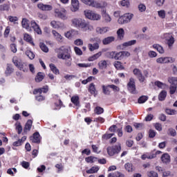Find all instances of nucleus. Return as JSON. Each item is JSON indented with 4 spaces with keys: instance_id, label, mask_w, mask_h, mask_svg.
I'll use <instances>...</instances> for the list:
<instances>
[{
    "instance_id": "f257e3e1",
    "label": "nucleus",
    "mask_w": 177,
    "mask_h": 177,
    "mask_svg": "<svg viewBox=\"0 0 177 177\" xmlns=\"http://www.w3.org/2000/svg\"><path fill=\"white\" fill-rule=\"evenodd\" d=\"M72 26L76 28H80L82 31H92L93 26L89 22L81 18H75L71 20Z\"/></svg>"
},
{
    "instance_id": "f03ea898",
    "label": "nucleus",
    "mask_w": 177,
    "mask_h": 177,
    "mask_svg": "<svg viewBox=\"0 0 177 177\" xmlns=\"http://www.w3.org/2000/svg\"><path fill=\"white\" fill-rule=\"evenodd\" d=\"M55 53L58 59H62V60H67V59H71V54L68 53V48L61 46L55 49Z\"/></svg>"
},
{
    "instance_id": "7ed1b4c3",
    "label": "nucleus",
    "mask_w": 177,
    "mask_h": 177,
    "mask_svg": "<svg viewBox=\"0 0 177 177\" xmlns=\"http://www.w3.org/2000/svg\"><path fill=\"white\" fill-rule=\"evenodd\" d=\"M12 63L15 64V67L20 70V71H24V73H27V71H28V64L26 62H23V61L19 59L17 56L13 57Z\"/></svg>"
},
{
    "instance_id": "20e7f679",
    "label": "nucleus",
    "mask_w": 177,
    "mask_h": 177,
    "mask_svg": "<svg viewBox=\"0 0 177 177\" xmlns=\"http://www.w3.org/2000/svg\"><path fill=\"white\" fill-rule=\"evenodd\" d=\"M81 2L87 5L88 6H91V8H95V9H103L104 8V4L103 2H99L95 0H80Z\"/></svg>"
},
{
    "instance_id": "39448f33",
    "label": "nucleus",
    "mask_w": 177,
    "mask_h": 177,
    "mask_svg": "<svg viewBox=\"0 0 177 177\" xmlns=\"http://www.w3.org/2000/svg\"><path fill=\"white\" fill-rule=\"evenodd\" d=\"M107 153L111 156H115L119 154L120 151H121V144H118L117 145H113L111 147H108L106 149Z\"/></svg>"
},
{
    "instance_id": "423d86ee",
    "label": "nucleus",
    "mask_w": 177,
    "mask_h": 177,
    "mask_svg": "<svg viewBox=\"0 0 177 177\" xmlns=\"http://www.w3.org/2000/svg\"><path fill=\"white\" fill-rule=\"evenodd\" d=\"M84 16L89 20H100V15L95 13L90 10H84Z\"/></svg>"
},
{
    "instance_id": "0eeeda50",
    "label": "nucleus",
    "mask_w": 177,
    "mask_h": 177,
    "mask_svg": "<svg viewBox=\"0 0 177 177\" xmlns=\"http://www.w3.org/2000/svg\"><path fill=\"white\" fill-rule=\"evenodd\" d=\"M55 16H57L59 19L62 20H66L67 19V12L66 9L61 8V9H55Z\"/></svg>"
},
{
    "instance_id": "6e6552de",
    "label": "nucleus",
    "mask_w": 177,
    "mask_h": 177,
    "mask_svg": "<svg viewBox=\"0 0 177 177\" xmlns=\"http://www.w3.org/2000/svg\"><path fill=\"white\" fill-rule=\"evenodd\" d=\"M127 89L129 91L130 93L135 95L136 93V85L135 84V80L133 78H130L129 82L127 84Z\"/></svg>"
},
{
    "instance_id": "1a4fd4ad",
    "label": "nucleus",
    "mask_w": 177,
    "mask_h": 177,
    "mask_svg": "<svg viewBox=\"0 0 177 177\" xmlns=\"http://www.w3.org/2000/svg\"><path fill=\"white\" fill-rule=\"evenodd\" d=\"M92 41L93 42H95V41L96 43H94L93 44H88V49L91 52H93V50H96V49H99V44H100L101 42L100 39L97 37L92 39Z\"/></svg>"
},
{
    "instance_id": "9d476101",
    "label": "nucleus",
    "mask_w": 177,
    "mask_h": 177,
    "mask_svg": "<svg viewBox=\"0 0 177 177\" xmlns=\"http://www.w3.org/2000/svg\"><path fill=\"white\" fill-rule=\"evenodd\" d=\"M175 58L171 57H159L156 59V62L160 64H164L167 63H174Z\"/></svg>"
},
{
    "instance_id": "9b49d317",
    "label": "nucleus",
    "mask_w": 177,
    "mask_h": 177,
    "mask_svg": "<svg viewBox=\"0 0 177 177\" xmlns=\"http://www.w3.org/2000/svg\"><path fill=\"white\" fill-rule=\"evenodd\" d=\"M37 8L39 10H42L43 12H49L53 9V7L49 4H44L43 3H37Z\"/></svg>"
},
{
    "instance_id": "f8f14e48",
    "label": "nucleus",
    "mask_w": 177,
    "mask_h": 177,
    "mask_svg": "<svg viewBox=\"0 0 177 177\" xmlns=\"http://www.w3.org/2000/svg\"><path fill=\"white\" fill-rule=\"evenodd\" d=\"M41 135H39V132L38 131L35 132L32 136L30 137L32 143H36L37 145H39V143H41Z\"/></svg>"
},
{
    "instance_id": "ddd939ff",
    "label": "nucleus",
    "mask_w": 177,
    "mask_h": 177,
    "mask_svg": "<svg viewBox=\"0 0 177 177\" xmlns=\"http://www.w3.org/2000/svg\"><path fill=\"white\" fill-rule=\"evenodd\" d=\"M71 102L74 104V106L76 107V110H78L80 107H81V102H80V96L78 95H73L71 98Z\"/></svg>"
},
{
    "instance_id": "4468645a",
    "label": "nucleus",
    "mask_w": 177,
    "mask_h": 177,
    "mask_svg": "<svg viewBox=\"0 0 177 177\" xmlns=\"http://www.w3.org/2000/svg\"><path fill=\"white\" fill-rule=\"evenodd\" d=\"M88 91L91 95H93L95 97L97 96V90L96 89V86L94 83H91L88 86Z\"/></svg>"
},
{
    "instance_id": "2eb2a0df",
    "label": "nucleus",
    "mask_w": 177,
    "mask_h": 177,
    "mask_svg": "<svg viewBox=\"0 0 177 177\" xmlns=\"http://www.w3.org/2000/svg\"><path fill=\"white\" fill-rule=\"evenodd\" d=\"M24 39L28 42V44H30V45H32V46H35V44L34 43V41H32V37H31V35H30V34L28 33H24Z\"/></svg>"
},
{
    "instance_id": "dca6fc26",
    "label": "nucleus",
    "mask_w": 177,
    "mask_h": 177,
    "mask_svg": "<svg viewBox=\"0 0 177 177\" xmlns=\"http://www.w3.org/2000/svg\"><path fill=\"white\" fill-rule=\"evenodd\" d=\"M71 10L72 12H77L80 9V1L78 0H71Z\"/></svg>"
},
{
    "instance_id": "f3484780",
    "label": "nucleus",
    "mask_w": 177,
    "mask_h": 177,
    "mask_svg": "<svg viewBox=\"0 0 177 177\" xmlns=\"http://www.w3.org/2000/svg\"><path fill=\"white\" fill-rule=\"evenodd\" d=\"M32 127V120H28V121L26 122L25 127L24 128V133H27V132L31 131Z\"/></svg>"
},
{
    "instance_id": "a211bd4d",
    "label": "nucleus",
    "mask_w": 177,
    "mask_h": 177,
    "mask_svg": "<svg viewBox=\"0 0 177 177\" xmlns=\"http://www.w3.org/2000/svg\"><path fill=\"white\" fill-rule=\"evenodd\" d=\"M161 161L163 164H169L171 162V156L168 153H164L161 156Z\"/></svg>"
},
{
    "instance_id": "6ab92c4d",
    "label": "nucleus",
    "mask_w": 177,
    "mask_h": 177,
    "mask_svg": "<svg viewBox=\"0 0 177 177\" xmlns=\"http://www.w3.org/2000/svg\"><path fill=\"white\" fill-rule=\"evenodd\" d=\"M52 34L58 42H63V36H62V35H60L59 32H57V31L53 30L52 31Z\"/></svg>"
},
{
    "instance_id": "aec40b11",
    "label": "nucleus",
    "mask_w": 177,
    "mask_h": 177,
    "mask_svg": "<svg viewBox=\"0 0 177 177\" xmlns=\"http://www.w3.org/2000/svg\"><path fill=\"white\" fill-rule=\"evenodd\" d=\"M152 48H153V49H156L159 53H160V55H162L165 52V50H164V47H162L160 44H153Z\"/></svg>"
},
{
    "instance_id": "412c9836",
    "label": "nucleus",
    "mask_w": 177,
    "mask_h": 177,
    "mask_svg": "<svg viewBox=\"0 0 177 177\" xmlns=\"http://www.w3.org/2000/svg\"><path fill=\"white\" fill-rule=\"evenodd\" d=\"M174 44L175 38L173 36H171L169 39H167V45L169 49H172Z\"/></svg>"
},
{
    "instance_id": "4be33fe9",
    "label": "nucleus",
    "mask_w": 177,
    "mask_h": 177,
    "mask_svg": "<svg viewBox=\"0 0 177 177\" xmlns=\"http://www.w3.org/2000/svg\"><path fill=\"white\" fill-rule=\"evenodd\" d=\"M45 78V75L42 72L37 73L35 80L36 82H41V81Z\"/></svg>"
},
{
    "instance_id": "5701e85b",
    "label": "nucleus",
    "mask_w": 177,
    "mask_h": 177,
    "mask_svg": "<svg viewBox=\"0 0 177 177\" xmlns=\"http://www.w3.org/2000/svg\"><path fill=\"white\" fill-rule=\"evenodd\" d=\"M115 39L113 36L108 37L102 40V44L103 45H109V44H111V42H114Z\"/></svg>"
},
{
    "instance_id": "b1692460",
    "label": "nucleus",
    "mask_w": 177,
    "mask_h": 177,
    "mask_svg": "<svg viewBox=\"0 0 177 177\" xmlns=\"http://www.w3.org/2000/svg\"><path fill=\"white\" fill-rule=\"evenodd\" d=\"M30 21L27 19V18H24L21 21V26L23 28H26V30H28L30 28Z\"/></svg>"
},
{
    "instance_id": "393cba45",
    "label": "nucleus",
    "mask_w": 177,
    "mask_h": 177,
    "mask_svg": "<svg viewBox=\"0 0 177 177\" xmlns=\"http://www.w3.org/2000/svg\"><path fill=\"white\" fill-rule=\"evenodd\" d=\"M108 177H125V175L120 171L109 173Z\"/></svg>"
},
{
    "instance_id": "a878e982",
    "label": "nucleus",
    "mask_w": 177,
    "mask_h": 177,
    "mask_svg": "<svg viewBox=\"0 0 177 177\" xmlns=\"http://www.w3.org/2000/svg\"><path fill=\"white\" fill-rule=\"evenodd\" d=\"M102 56V51L98 52L96 54H94L91 57L88 58V62H94V60H97V59H99Z\"/></svg>"
},
{
    "instance_id": "bb28decb",
    "label": "nucleus",
    "mask_w": 177,
    "mask_h": 177,
    "mask_svg": "<svg viewBox=\"0 0 177 177\" xmlns=\"http://www.w3.org/2000/svg\"><path fill=\"white\" fill-rule=\"evenodd\" d=\"M98 67L100 70H106L107 68V62L106 60H102L98 63Z\"/></svg>"
},
{
    "instance_id": "cd10ccee",
    "label": "nucleus",
    "mask_w": 177,
    "mask_h": 177,
    "mask_svg": "<svg viewBox=\"0 0 177 177\" xmlns=\"http://www.w3.org/2000/svg\"><path fill=\"white\" fill-rule=\"evenodd\" d=\"M153 160V158H156V155H152V153L149 154V153H144L143 155L141 156V160Z\"/></svg>"
},
{
    "instance_id": "c85d7f7f",
    "label": "nucleus",
    "mask_w": 177,
    "mask_h": 177,
    "mask_svg": "<svg viewBox=\"0 0 177 177\" xmlns=\"http://www.w3.org/2000/svg\"><path fill=\"white\" fill-rule=\"evenodd\" d=\"M114 67L116 68V70H125V67L122 66V63L119 61H115L114 62Z\"/></svg>"
},
{
    "instance_id": "c756f323",
    "label": "nucleus",
    "mask_w": 177,
    "mask_h": 177,
    "mask_svg": "<svg viewBox=\"0 0 177 177\" xmlns=\"http://www.w3.org/2000/svg\"><path fill=\"white\" fill-rule=\"evenodd\" d=\"M117 35L119 39H124L125 35V31L122 28H120L117 31Z\"/></svg>"
},
{
    "instance_id": "7c9ffc66",
    "label": "nucleus",
    "mask_w": 177,
    "mask_h": 177,
    "mask_svg": "<svg viewBox=\"0 0 177 177\" xmlns=\"http://www.w3.org/2000/svg\"><path fill=\"white\" fill-rule=\"evenodd\" d=\"M49 66L51 71H53L54 74H55L56 75H57V74H60V72L59 71L57 67H56L54 64H50Z\"/></svg>"
},
{
    "instance_id": "2f4dec72",
    "label": "nucleus",
    "mask_w": 177,
    "mask_h": 177,
    "mask_svg": "<svg viewBox=\"0 0 177 177\" xmlns=\"http://www.w3.org/2000/svg\"><path fill=\"white\" fill-rule=\"evenodd\" d=\"M95 31L97 34H106V32H107L109 30H107V28L106 27H103V28L97 27L96 28Z\"/></svg>"
},
{
    "instance_id": "473e14b6",
    "label": "nucleus",
    "mask_w": 177,
    "mask_h": 177,
    "mask_svg": "<svg viewBox=\"0 0 177 177\" xmlns=\"http://www.w3.org/2000/svg\"><path fill=\"white\" fill-rule=\"evenodd\" d=\"M102 93L104 95H110V93H111V91H110V86L109 85L107 86H102Z\"/></svg>"
},
{
    "instance_id": "72a5a7b5",
    "label": "nucleus",
    "mask_w": 177,
    "mask_h": 177,
    "mask_svg": "<svg viewBox=\"0 0 177 177\" xmlns=\"http://www.w3.org/2000/svg\"><path fill=\"white\" fill-rule=\"evenodd\" d=\"M165 97H167V91H162L158 95V100H160V102H162L165 100Z\"/></svg>"
},
{
    "instance_id": "f704fd0d",
    "label": "nucleus",
    "mask_w": 177,
    "mask_h": 177,
    "mask_svg": "<svg viewBox=\"0 0 177 177\" xmlns=\"http://www.w3.org/2000/svg\"><path fill=\"white\" fill-rule=\"evenodd\" d=\"M94 113L97 114V115H100V114L104 113V109L100 106H96L94 109Z\"/></svg>"
},
{
    "instance_id": "c9c22d12",
    "label": "nucleus",
    "mask_w": 177,
    "mask_h": 177,
    "mask_svg": "<svg viewBox=\"0 0 177 177\" xmlns=\"http://www.w3.org/2000/svg\"><path fill=\"white\" fill-rule=\"evenodd\" d=\"M14 70L15 69H13V68L12 67V65L8 64L6 70L5 71V74L7 75H10V74H12V73H13Z\"/></svg>"
},
{
    "instance_id": "e433bc0d",
    "label": "nucleus",
    "mask_w": 177,
    "mask_h": 177,
    "mask_svg": "<svg viewBox=\"0 0 177 177\" xmlns=\"http://www.w3.org/2000/svg\"><path fill=\"white\" fill-rule=\"evenodd\" d=\"M124 168L128 172H133V166L132 165V163H126L124 165Z\"/></svg>"
},
{
    "instance_id": "4c0bfd02",
    "label": "nucleus",
    "mask_w": 177,
    "mask_h": 177,
    "mask_svg": "<svg viewBox=\"0 0 177 177\" xmlns=\"http://www.w3.org/2000/svg\"><path fill=\"white\" fill-rule=\"evenodd\" d=\"M123 17H124L127 23H129V21H131V20H132V18L133 17V14L126 13L124 14Z\"/></svg>"
},
{
    "instance_id": "58836bf2",
    "label": "nucleus",
    "mask_w": 177,
    "mask_h": 177,
    "mask_svg": "<svg viewBox=\"0 0 177 177\" xmlns=\"http://www.w3.org/2000/svg\"><path fill=\"white\" fill-rule=\"evenodd\" d=\"M168 82L171 85H176L177 86V77H170L168 79Z\"/></svg>"
},
{
    "instance_id": "ea45409f",
    "label": "nucleus",
    "mask_w": 177,
    "mask_h": 177,
    "mask_svg": "<svg viewBox=\"0 0 177 177\" xmlns=\"http://www.w3.org/2000/svg\"><path fill=\"white\" fill-rule=\"evenodd\" d=\"M95 160H97V158L92 156L85 158V161L86 162H88V163L91 162L92 164L95 162Z\"/></svg>"
},
{
    "instance_id": "a19ab883",
    "label": "nucleus",
    "mask_w": 177,
    "mask_h": 177,
    "mask_svg": "<svg viewBox=\"0 0 177 177\" xmlns=\"http://www.w3.org/2000/svg\"><path fill=\"white\" fill-rule=\"evenodd\" d=\"M26 55L28 56V57H29L30 60H33V59L35 58V54H34V53L31 50H28L26 51Z\"/></svg>"
},
{
    "instance_id": "79ce46f5",
    "label": "nucleus",
    "mask_w": 177,
    "mask_h": 177,
    "mask_svg": "<svg viewBox=\"0 0 177 177\" xmlns=\"http://www.w3.org/2000/svg\"><path fill=\"white\" fill-rule=\"evenodd\" d=\"M99 171V167H92L91 169L86 170V174H96Z\"/></svg>"
},
{
    "instance_id": "37998d69",
    "label": "nucleus",
    "mask_w": 177,
    "mask_h": 177,
    "mask_svg": "<svg viewBox=\"0 0 177 177\" xmlns=\"http://www.w3.org/2000/svg\"><path fill=\"white\" fill-rule=\"evenodd\" d=\"M16 131H17L18 135H20L23 132V127L20 122L16 123Z\"/></svg>"
},
{
    "instance_id": "c03bdc74",
    "label": "nucleus",
    "mask_w": 177,
    "mask_h": 177,
    "mask_svg": "<svg viewBox=\"0 0 177 177\" xmlns=\"http://www.w3.org/2000/svg\"><path fill=\"white\" fill-rule=\"evenodd\" d=\"M136 44V40H131L127 42H124L122 44V46L128 47V46H132V45H135Z\"/></svg>"
},
{
    "instance_id": "a18cd8bd",
    "label": "nucleus",
    "mask_w": 177,
    "mask_h": 177,
    "mask_svg": "<svg viewBox=\"0 0 177 177\" xmlns=\"http://www.w3.org/2000/svg\"><path fill=\"white\" fill-rule=\"evenodd\" d=\"M122 59H124L122 51L115 53V60H122Z\"/></svg>"
},
{
    "instance_id": "49530a36",
    "label": "nucleus",
    "mask_w": 177,
    "mask_h": 177,
    "mask_svg": "<svg viewBox=\"0 0 177 177\" xmlns=\"http://www.w3.org/2000/svg\"><path fill=\"white\" fill-rule=\"evenodd\" d=\"M39 46L41 50L45 53H48L49 52V48H48V46H46L45 44L40 43Z\"/></svg>"
},
{
    "instance_id": "de8ad7c7",
    "label": "nucleus",
    "mask_w": 177,
    "mask_h": 177,
    "mask_svg": "<svg viewBox=\"0 0 177 177\" xmlns=\"http://www.w3.org/2000/svg\"><path fill=\"white\" fill-rule=\"evenodd\" d=\"M8 20L9 21H10V23L17 24V21H19V18L17 17L8 16Z\"/></svg>"
},
{
    "instance_id": "09e8293b",
    "label": "nucleus",
    "mask_w": 177,
    "mask_h": 177,
    "mask_svg": "<svg viewBox=\"0 0 177 177\" xmlns=\"http://www.w3.org/2000/svg\"><path fill=\"white\" fill-rule=\"evenodd\" d=\"M65 37L68 38V39H71L73 37H74V30H69L65 33Z\"/></svg>"
},
{
    "instance_id": "8fccbe9b",
    "label": "nucleus",
    "mask_w": 177,
    "mask_h": 177,
    "mask_svg": "<svg viewBox=\"0 0 177 177\" xmlns=\"http://www.w3.org/2000/svg\"><path fill=\"white\" fill-rule=\"evenodd\" d=\"M177 91V86L174 84L169 87V93L170 95H174L175 92Z\"/></svg>"
},
{
    "instance_id": "3c124183",
    "label": "nucleus",
    "mask_w": 177,
    "mask_h": 177,
    "mask_svg": "<svg viewBox=\"0 0 177 177\" xmlns=\"http://www.w3.org/2000/svg\"><path fill=\"white\" fill-rule=\"evenodd\" d=\"M106 121V120L104 118H102L100 116L94 118L93 122H99L100 124H103Z\"/></svg>"
},
{
    "instance_id": "603ef678",
    "label": "nucleus",
    "mask_w": 177,
    "mask_h": 177,
    "mask_svg": "<svg viewBox=\"0 0 177 177\" xmlns=\"http://www.w3.org/2000/svg\"><path fill=\"white\" fill-rule=\"evenodd\" d=\"M165 113L168 115H175L176 111H175V109H166Z\"/></svg>"
},
{
    "instance_id": "864d4df0",
    "label": "nucleus",
    "mask_w": 177,
    "mask_h": 177,
    "mask_svg": "<svg viewBox=\"0 0 177 177\" xmlns=\"http://www.w3.org/2000/svg\"><path fill=\"white\" fill-rule=\"evenodd\" d=\"M10 48L12 53H16V52H17V45H16V44L15 43L11 44L10 46Z\"/></svg>"
},
{
    "instance_id": "5fc2aeb1",
    "label": "nucleus",
    "mask_w": 177,
    "mask_h": 177,
    "mask_svg": "<svg viewBox=\"0 0 177 177\" xmlns=\"http://www.w3.org/2000/svg\"><path fill=\"white\" fill-rule=\"evenodd\" d=\"M149 98L146 95H142L138 98V103L142 104L145 103V102H147V100Z\"/></svg>"
},
{
    "instance_id": "6e6d98bb",
    "label": "nucleus",
    "mask_w": 177,
    "mask_h": 177,
    "mask_svg": "<svg viewBox=\"0 0 177 177\" xmlns=\"http://www.w3.org/2000/svg\"><path fill=\"white\" fill-rule=\"evenodd\" d=\"M133 74H134L138 78L142 74V71H140V69L139 68H136L133 70Z\"/></svg>"
},
{
    "instance_id": "4d7b16f0",
    "label": "nucleus",
    "mask_w": 177,
    "mask_h": 177,
    "mask_svg": "<svg viewBox=\"0 0 177 177\" xmlns=\"http://www.w3.org/2000/svg\"><path fill=\"white\" fill-rule=\"evenodd\" d=\"M109 86L113 91V92H120V87L114 84H109Z\"/></svg>"
},
{
    "instance_id": "13d9d810",
    "label": "nucleus",
    "mask_w": 177,
    "mask_h": 177,
    "mask_svg": "<svg viewBox=\"0 0 177 177\" xmlns=\"http://www.w3.org/2000/svg\"><path fill=\"white\" fill-rule=\"evenodd\" d=\"M118 22L119 23V24H127V23L124 15L118 19Z\"/></svg>"
},
{
    "instance_id": "bf43d9fd",
    "label": "nucleus",
    "mask_w": 177,
    "mask_h": 177,
    "mask_svg": "<svg viewBox=\"0 0 177 177\" xmlns=\"http://www.w3.org/2000/svg\"><path fill=\"white\" fill-rule=\"evenodd\" d=\"M154 127L156 131H158L159 132H161V131H162V125L160 123H155Z\"/></svg>"
},
{
    "instance_id": "052dcab7",
    "label": "nucleus",
    "mask_w": 177,
    "mask_h": 177,
    "mask_svg": "<svg viewBox=\"0 0 177 177\" xmlns=\"http://www.w3.org/2000/svg\"><path fill=\"white\" fill-rule=\"evenodd\" d=\"M158 15L159 16V17H160V19H165V10H161L160 11L158 12Z\"/></svg>"
},
{
    "instance_id": "680f3d73",
    "label": "nucleus",
    "mask_w": 177,
    "mask_h": 177,
    "mask_svg": "<svg viewBox=\"0 0 177 177\" xmlns=\"http://www.w3.org/2000/svg\"><path fill=\"white\" fill-rule=\"evenodd\" d=\"M122 6H126V8L129 7V0H122L120 2Z\"/></svg>"
},
{
    "instance_id": "e2e57ef3",
    "label": "nucleus",
    "mask_w": 177,
    "mask_h": 177,
    "mask_svg": "<svg viewBox=\"0 0 177 177\" xmlns=\"http://www.w3.org/2000/svg\"><path fill=\"white\" fill-rule=\"evenodd\" d=\"M155 3L157 6L161 7L165 3V0H155Z\"/></svg>"
},
{
    "instance_id": "0e129e2a",
    "label": "nucleus",
    "mask_w": 177,
    "mask_h": 177,
    "mask_svg": "<svg viewBox=\"0 0 177 177\" xmlns=\"http://www.w3.org/2000/svg\"><path fill=\"white\" fill-rule=\"evenodd\" d=\"M124 131L127 132V133H131V132H133V129L132 128V126L127 125L124 127Z\"/></svg>"
},
{
    "instance_id": "69168bd1",
    "label": "nucleus",
    "mask_w": 177,
    "mask_h": 177,
    "mask_svg": "<svg viewBox=\"0 0 177 177\" xmlns=\"http://www.w3.org/2000/svg\"><path fill=\"white\" fill-rule=\"evenodd\" d=\"M149 177H158V174L154 171H151L147 174Z\"/></svg>"
},
{
    "instance_id": "338daca9",
    "label": "nucleus",
    "mask_w": 177,
    "mask_h": 177,
    "mask_svg": "<svg viewBox=\"0 0 177 177\" xmlns=\"http://www.w3.org/2000/svg\"><path fill=\"white\" fill-rule=\"evenodd\" d=\"M74 50H75L76 55H78V56H82V50H81V48H80L75 46V47L74 48Z\"/></svg>"
},
{
    "instance_id": "774afa93",
    "label": "nucleus",
    "mask_w": 177,
    "mask_h": 177,
    "mask_svg": "<svg viewBox=\"0 0 177 177\" xmlns=\"http://www.w3.org/2000/svg\"><path fill=\"white\" fill-rule=\"evenodd\" d=\"M0 10L4 11V10H9V6L7 4H3L0 6Z\"/></svg>"
}]
</instances>
